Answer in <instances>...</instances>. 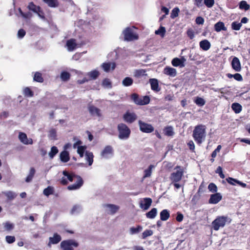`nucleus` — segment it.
<instances>
[{
  "mask_svg": "<svg viewBox=\"0 0 250 250\" xmlns=\"http://www.w3.org/2000/svg\"><path fill=\"white\" fill-rule=\"evenodd\" d=\"M230 221L231 220L228 216H219L212 221V227L214 230L217 231L220 228H224L227 223L229 224Z\"/></svg>",
  "mask_w": 250,
  "mask_h": 250,
  "instance_id": "7ed1b4c3",
  "label": "nucleus"
},
{
  "mask_svg": "<svg viewBox=\"0 0 250 250\" xmlns=\"http://www.w3.org/2000/svg\"><path fill=\"white\" fill-rule=\"evenodd\" d=\"M33 80L35 82L41 83H43L44 81L42 74L39 72H35L34 75Z\"/></svg>",
  "mask_w": 250,
  "mask_h": 250,
  "instance_id": "f704fd0d",
  "label": "nucleus"
},
{
  "mask_svg": "<svg viewBox=\"0 0 250 250\" xmlns=\"http://www.w3.org/2000/svg\"><path fill=\"white\" fill-rule=\"evenodd\" d=\"M23 95L26 97H32L34 96V92L28 87L23 89Z\"/></svg>",
  "mask_w": 250,
  "mask_h": 250,
  "instance_id": "4c0bfd02",
  "label": "nucleus"
},
{
  "mask_svg": "<svg viewBox=\"0 0 250 250\" xmlns=\"http://www.w3.org/2000/svg\"><path fill=\"white\" fill-rule=\"evenodd\" d=\"M88 109L91 116H97L98 117L102 116L101 110L93 105H89L88 106Z\"/></svg>",
  "mask_w": 250,
  "mask_h": 250,
  "instance_id": "4468645a",
  "label": "nucleus"
},
{
  "mask_svg": "<svg viewBox=\"0 0 250 250\" xmlns=\"http://www.w3.org/2000/svg\"><path fill=\"white\" fill-rule=\"evenodd\" d=\"M60 157L61 161L63 163H66L70 160L69 152L66 150H63L61 152Z\"/></svg>",
  "mask_w": 250,
  "mask_h": 250,
  "instance_id": "5701e85b",
  "label": "nucleus"
},
{
  "mask_svg": "<svg viewBox=\"0 0 250 250\" xmlns=\"http://www.w3.org/2000/svg\"><path fill=\"white\" fill-rule=\"evenodd\" d=\"M102 84L104 86L108 87H111V83L108 79L105 78L103 81Z\"/></svg>",
  "mask_w": 250,
  "mask_h": 250,
  "instance_id": "338daca9",
  "label": "nucleus"
},
{
  "mask_svg": "<svg viewBox=\"0 0 250 250\" xmlns=\"http://www.w3.org/2000/svg\"><path fill=\"white\" fill-rule=\"evenodd\" d=\"M42 1L50 7H57L59 5L58 0H42Z\"/></svg>",
  "mask_w": 250,
  "mask_h": 250,
  "instance_id": "bb28decb",
  "label": "nucleus"
},
{
  "mask_svg": "<svg viewBox=\"0 0 250 250\" xmlns=\"http://www.w3.org/2000/svg\"><path fill=\"white\" fill-rule=\"evenodd\" d=\"M111 67L112 69L114 70L116 67L115 63L105 62L102 64V67L105 72H109Z\"/></svg>",
  "mask_w": 250,
  "mask_h": 250,
  "instance_id": "a878e982",
  "label": "nucleus"
},
{
  "mask_svg": "<svg viewBox=\"0 0 250 250\" xmlns=\"http://www.w3.org/2000/svg\"><path fill=\"white\" fill-rule=\"evenodd\" d=\"M63 175L67 177V180L70 182H73L74 178L77 179L76 183L70 185L67 187V189L69 190H76L79 189L83 184V181L82 178L79 175H77L73 173H69L67 171H63Z\"/></svg>",
  "mask_w": 250,
  "mask_h": 250,
  "instance_id": "f257e3e1",
  "label": "nucleus"
},
{
  "mask_svg": "<svg viewBox=\"0 0 250 250\" xmlns=\"http://www.w3.org/2000/svg\"><path fill=\"white\" fill-rule=\"evenodd\" d=\"M66 45L69 51H71L74 50L77 46L76 40L74 39H71L67 40L66 42Z\"/></svg>",
  "mask_w": 250,
  "mask_h": 250,
  "instance_id": "4be33fe9",
  "label": "nucleus"
},
{
  "mask_svg": "<svg viewBox=\"0 0 250 250\" xmlns=\"http://www.w3.org/2000/svg\"><path fill=\"white\" fill-rule=\"evenodd\" d=\"M164 73L166 75L173 77L176 76L177 71L176 69L174 68L169 66H166L164 69Z\"/></svg>",
  "mask_w": 250,
  "mask_h": 250,
  "instance_id": "a211bd4d",
  "label": "nucleus"
},
{
  "mask_svg": "<svg viewBox=\"0 0 250 250\" xmlns=\"http://www.w3.org/2000/svg\"><path fill=\"white\" fill-rule=\"evenodd\" d=\"M208 189L209 191H210L212 193H216V192L217 191V189H218L217 187L213 183H211L208 185Z\"/></svg>",
  "mask_w": 250,
  "mask_h": 250,
  "instance_id": "3c124183",
  "label": "nucleus"
},
{
  "mask_svg": "<svg viewBox=\"0 0 250 250\" xmlns=\"http://www.w3.org/2000/svg\"><path fill=\"white\" fill-rule=\"evenodd\" d=\"M157 213V210L156 208H152L149 211L146 213V216L147 218L153 219L155 217Z\"/></svg>",
  "mask_w": 250,
  "mask_h": 250,
  "instance_id": "72a5a7b5",
  "label": "nucleus"
},
{
  "mask_svg": "<svg viewBox=\"0 0 250 250\" xmlns=\"http://www.w3.org/2000/svg\"><path fill=\"white\" fill-rule=\"evenodd\" d=\"M239 8L241 9H244L245 10H249L250 8V5L248 4L246 1H241L239 4Z\"/></svg>",
  "mask_w": 250,
  "mask_h": 250,
  "instance_id": "603ef678",
  "label": "nucleus"
},
{
  "mask_svg": "<svg viewBox=\"0 0 250 250\" xmlns=\"http://www.w3.org/2000/svg\"><path fill=\"white\" fill-rule=\"evenodd\" d=\"M151 89L155 92H158L161 90V87L159 85L158 81L156 79H150Z\"/></svg>",
  "mask_w": 250,
  "mask_h": 250,
  "instance_id": "2eb2a0df",
  "label": "nucleus"
},
{
  "mask_svg": "<svg viewBox=\"0 0 250 250\" xmlns=\"http://www.w3.org/2000/svg\"><path fill=\"white\" fill-rule=\"evenodd\" d=\"M131 98L136 104L140 105L141 98L139 97L138 94L136 93L132 94L131 95Z\"/></svg>",
  "mask_w": 250,
  "mask_h": 250,
  "instance_id": "79ce46f5",
  "label": "nucleus"
},
{
  "mask_svg": "<svg viewBox=\"0 0 250 250\" xmlns=\"http://www.w3.org/2000/svg\"><path fill=\"white\" fill-rule=\"evenodd\" d=\"M195 103L198 105L203 106L205 104V101L201 97H197L195 101Z\"/></svg>",
  "mask_w": 250,
  "mask_h": 250,
  "instance_id": "bf43d9fd",
  "label": "nucleus"
},
{
  "mask_svg": "<svg viewBox=\"0 0 250 250\" xmlns=\"http://www.w3.org/2000/svg\"><path fill=\"white\" fill-rule=\"evenodd\" d=\"M160 219L162 221H167L170 217L169 211L167 209H163L160 214Z\"/></svg>",
  "mask_w": 250,
  "mask_h": 250,
  "instance_id": "cd10ccee",
  "label": "nucleus"
},
{
  "mask_svg": "<svg viewBox=\"0 0 250 250\" xmlns=\"http://www.w3.org/2000/svg\"><path fill=\"white\" fill-rule=\"evenodd\" d=\"M133 83V79L130 77H125L122 82L123 84L125 86H129L132 84Z\"/></svg>",
  "mask_w": 250,
  "mask_h": 250,
  "instance_id": "ea45409f",
  "label": "nucleus"
},
{
  "mask_svg": "<svg viewBox=\"0 0 250 250\" xmlns=\"http://www.w3.org/2000/svg\"><path fill=\"white\" fill-rule=\"evenodd\" d=\"M125 40L127 41H131L137 40L138 36L133 33V30L130 27H127L124 31Z\"/></svg>",
  "mask_w": 250,
  "mask_h": 250,
  "instance_id": "6e6552de",
  "label": "nucleus"
},
{
  "mask_svg": "<svg viewBox=\"0 0 250 250\" xmlns=\"http://www.w3.org/2000/svg\"><path fill=\"white\" fill-rule=\"evenodd\" d=\"M179 12V9L177 7H175L171 11L170 17L172 19H174L178 16Z\"/></svg>",
  "mask_w": 250,
  "mask_h": 250,
  "instance_id": "4d7b16f0",
  "label": "nucleus"
},
{
  "mask_svg": "<svg viewBox=\"0 0 250 250\" xmlns=\"http://www.w3.org/2000/svg\"><path fill=\"white\" fill-rule=\"evenodd\" d=\"M176 171L172 172L169 176V179L172 183H178L180 182L184 174V168L180 166H177L174 168Z\"/></svg>",
  "mask_w": 250,
  "mask_h": 250,
  "instance_id": "20e7f679",
  "label": "nucleus"
},
{
  "mask_svg": "<svg viewBox=\"0 0 250 250\" xmlns=\"http://www.w3.org/2000/svg\"><path fill=\"white\" fill-rule=\"evenodd\" d=\"M117 129L119 132L118 137L120 139H127L129 138L131 131L125 124L124 123L118 124Z\"/></svg>",
  "mask_w": 250,
  "mask_h": 250,
  "instance_id": "39448f33",
  "label": "nucleus"
},
{
  "mask_svg": "<svg viewBox=\"0 0 250 250\" xmlns=\"http://www.w3.org/2000/svg\"><path fill=\"white\" fill-rule=\"evenodd\" d=\"M35 172V169L34 167H31L29 170V173L25 179V182L27 183L30 182L32 180Z\"/></svg>",
  "mask_w": 250,
  "mask_h": 250,
  "instance_id": "7c9ffc66",
  "label": "nucleus"
},
{
  "mask_svg": "<svg viewBox=\"0 0 250 250\" xmlns=\"http://www.w3.org/2000/svg\"><path fill=\"white\" fill-rule=\"evenodd\" d=\"M227 76L229 79L233 78L235 80L237 81H241L243 80V78L241 75L239 73H235V74H231L230 73L227 74Z\"/></svg>",
  "mask_w": 250,
  "mask_h": 250,
  "instance_id": "e433bc0d",
  "label": "nucleus"
},
{
  "mask_svg": "<svg viewBox=\"0 0 250 250\" xmlns=\"http://www.w3.org/2000/svg\"><path fill=\"white\" fill-rule=\"evenodd\" d=\"M19 139L20 141L24 145H32L33 140L31 138H28L27 135L23 132H20L19 134Z\"/></svg>",
  "mask_w": 250,
  "mask_h": 250,
  "instance_id": "9b49d317",
  "label": "nucleus"
},
{
  "mask_svg": "<svg viewBox=\"0 0 250 250\" xmlns=\"http://www.w3.org/2000/svg\"><path fill=\"white\" fill-rule=\"evenodd\" d=\"M94 155L92 152L87 151L85 152V159L87 161L89 166H91L93 162Z\"/></svg>",
  "mask_w": 250,
  "mask_h": 250,
  "instance_id": "c756f323",
  "label": "nucleus"
},
{
  "mask_svg": "<svg viewBox=\"0 0 250 250\" xmlns=\"http://www.w3.org/2000/svg\"><path fill=\"white\" fill-rule=\"evenodd\" d=\"M154 167V166L153 165H150L148 168L145 169L144 170V175L143 176V179H145L147 177H149L151 176L152 174V168Z\"/></svg>",
  "mask_w": 250,
  "mask_h": 250,
  "instance_id": "473e14b6",
  "label": "nucleus"
},
{
  "mask_svg": "<svg viewBox=\"0 0 250 250\" xmlns=\"http://www.w3.org/2000/svg\"><path fill=\"white\" fill-rule=\"evenodd\" d=\"M231 108L235 113H239L242 110V106L237 103H234L231 104Z\"/></svg>",
  "mask_w": 250,
  "mask_h": 250,
  "instance_id": "c9c22d12",
  "label": "nucleus"
},
{
  "mask_svg": "<svg viewBox=\"0 0 250 250\" xmlns=\"http://www.w3.org/2000/svg\"><path fill=\"white\" fill-rule=\"evenodd\" d=\"M137 118V116L134 113L127 111L123 116L124 120L127 123H133Z\"/></svg>",
  "mask_w": 250,
  "mask_h": 250,
  "instance_id": "1a4fd4ad",
  "label": "nucleus"
},
{
  "mask_svg": "<svg viewBox=\"0 0 250 250\" xmlns=\"http://www.w3.org/2000/svg\"><path fill=\"white\" fill-rule=\"evenodd\" d=\"M231 67L233 70H234L236 72H239L241 70V66L240 62L239 59L234 57L231 61Z\"/></svg>",
  "mask_w": 250,
  "mask_h": 250,
  "instance_id": "f8f14e48",
  "label": "nucleus"
},
{
  "mask_svg": "<svg viewBox=\"0 0 250 250\" xmlns=\"http://www.w3.org/2000/svg\"><path fill=\"white\" fill-rule=\"evenodd\" d=\"M27 8L35 13V12H37L36 10L37 9H40V6H37L35 5L33 2H30L29 3L28 5L27 6Z\"/></svg>",
  "mask_w": 250,
  "mask_h": 250,
  "instance_id": "a18cd8bd",
  "label": "nucleus"
},
{
  "mask_svg": "<svg viewBox=\"0 0 250 250\" xmlns=\"http://www.w3.org/2000/svg\"><path fill=\"white\" fill-rule=\"evenodd\" d=\"M134 76L135 78L138 79L142 78L146 79V77H147V74L146 73V70L143 69L136 70L134 71Z\"/></svg>",
  "mask_w": 250,
  "mask_h": 250,
  "instance_id": "f3484780",
  "label": "nucleus"
},
{
  "mask_svg": "<svg viewBox=\"0 0 250 250\" xmlns=\"http://www.w3.org/2000/svg\"><path fill=\"white\" fill-rule=\"evenodd\" d=\"M100 75L99 72L97 70H92L87 74V76L90 80H96Z\"/></svg>",
  "mask_w": 250,
  "mask_h": 250,
  "instance_id": "b1692460",
  "label": "nucleus"
},
{
  "mask_svg": "<svg viewBox=\"0 0 250 250\" xmlns=\"http://www.w3.org/2000/svg\"><path fill=\"white\" fill-rule=\"evenodd\" d=\"M142 227L140 225H138L137 227H131L130 228V233L131 234H134L139 233L142 230Z\"/></svg>",
  "mask_w": 250,
  "mask_h": 250,
  "instance_id": "a19ab883",
  "label": "nucleus"
},
{
  "mask_svg": "<svg viewBox=\"0 0 250 250\" xmlns=\"http://www.w3.org/2000/svg\"><path fill=\"white\" fill-rule=\"evenodd\" d=\"M200 47L204 51L208 50L211 46L210 42L208 40H204L199 42Z\"/></svg>",
  "mask_w": 250,
  "mask_h": 250,
  "instance_id": "412c9836",
  "label": "nucleus"
},
{
  "mask_svg": "<svg viewBox=\"0 0 250 250\" xmlns=\"http://www.w3.org/2000/svg\"><path fill=\"white\" fill-rule=\"evenodd\" d=\"M61 79L62 81H67L70 79V74L67 71H62L60 76Z\"/></svg>",
  "mask_w": 250,
  "mask_h": 250,
  "instance_id": "58836bf2",
  "label": "nucleus"
},
{
  "mask_svg": "<svg viewBox=\"0 0 250 250\" xmlns=\"http://www.w3.org/2000/svg\"><path fill=\"white\" fill-rule=\"evenodd\" d=\"M242 26V24L240 22L237 21H234L231 24V27L232 29L235 30H239Z\"/></svg>",
  "mask_w": 250,
  "mask_h": 250,
  "instance_id": "6e6d98bb",
  "label": "nucleus"
},
{
  "mask_svg": "<svg viewBox=\"0 0 250 250\" xmlns=\"http://www.w3.org/2000/svg\"><path fill=\"white\" fill-rule=\"evenodd\" d=\"M150 102V98L148 96H145L141 98L140 105H146Z\"/></svg>",
  "mask_w": 250,
  "mask_h": 250,
  "instance_id": "864d4df0",
  "label": "nucleus"
},
{
  "mask_svg": "<svg viewBox=\"0 0 250 250\" xmlns=\"http://www.w3.org/2000/svg\"><path fill=\"white\" fill-rule=\"evenodd\" d=\"M48 137L52 140H57V132L55 129L52 128L49 130Z\"/></svg>",
  "mask_w": 250,
  "mask_h": 250,
  "instance_id": "37998d69",
  "label": "nucleus"
},
{
  "mask_svg": "<svg viewBox=\"0 0 250 250\" xmlns=\"http://www.w3.org/2000/svg\"><path fill=\"white\" fill-rule=\"evenodd\" d=\"M77 153L79 154L81 158L83 157L84 151L86 148V146H78L77 148Z\"/></svg>",
  "mask_w": 250,
  "mask_h": 250,
  "instance_id": "8fccbe9b",
  "label": "nucleus"
},
{
  "mask_svg": "<svg viewBox=\"0 0 250 250\" xmlns=\"http://www.w3.org/2000/svg\"><path fill=\"white\" fill-rule=\"evenodd\" d=\"M43 193L45 196H49L50 195L53 194L54 188L51 186H48L43 190Z\"/></svg>",
  "mask_w": 250,
  "mask_h": 250,
  "instance_id": "c03bdc74",
  "label": "nucleus"
},
{
  "mask_svg": "<svg viewBox=\"0 0 250 250\" xmlns=\"http://www.w3.org/2000/svg\"><path fill=\"white\" fill-rule=\"evenodd\" d=\"M226 181L228 183L231 185H235L237 184V180L236 179H234L231 177H229L226 178Z\"/></svg>",
  "mask_w": 250,
  "mask_h": 250,
  "instance_id": "69168bd1",
  "label": "nucleus"
},
{
  "mask_svg": "<svg viewBox=\"0 0 250 250\" xmlns=\"http://www.w3.org/2000/svg\"><path fill=\"white\" fill-rule=\"evenodd\" d=\"M5 239L6 242L9 244H12L15 241V237L14 236H6Z\"/></svg>",
  "mask_w": 250,
  "mask_h": 250,
  "instance_id": "0e129e2a",
  "label": "nucleus"
},
{
  "mask_svg": "<svg viewBox=\"0 0 250 250\" xmlns=\"http://www.w3.org/2000/svg\"><path fill=\"white\" fill-rule=\"evenodd\" d=\"M222 199V196L220 193L216 192L211 194L208 200V203L211 204H216Z\"/></svg>",
  "mask_w": 250,
  "mask_h": 250,
  "instance_id": "9d476101",
  "label": "nucleus"
},
{
  "mask_svg": "<svg viewBox=\"0 0 250 250\" xmlns=\"http://www.w3.org/2000/svg\"><path fill=\"white\" fill-rule=\"evenodd\" d=\"M106 207L109 208L110 214H114L119 209V207L113 204H106L105 205Z\"/></svg>",
  "mask_w": 250,
  "mask_h": 250,
  "instance_id": "2f4dec72",
  "label": "nucleus"
},
{
  "mask_svg": "<svg viewBox=\"0 0 250 250\" xmlns=\"http://www.w3.org/2000/svg\"><path fill=\"white\" fill-rule=\"evenodd\" d=\"M215 172H216V173L219 174L220 177L221 178L224 179L225 177V175L224 174V173L223 172L222 168L221 167H220V166L218 167Z\"/></svg>",
  "mask_w": 250,
  "mask_h": 250,
  "instance_id": "e2e57ef3",
  "label": "nucleus"
},
{
  "mask_svg": "<svg viewBox=\"0 0 250 250\" xmlns=\"http://www.w3.org/2000/svg\"><path fill=\"white\" fill-rule=\"evenodd\" d=\"M153 234L152 230L150 229H146L142 233V238L146 239L148 236H151Z\"/></svg>",
  "mask_w": 250,
  "mask_h": 250,
  "instance_id": "5fc2aeb1",
  "label": "nucleus"
},
{
  "mask_svg": "<svg viewBox=\"0 0 250 250\" xmlns=\"http://www.w3.org/2000/svg\"><path fill=\"white\" fill-rule=\"evenodd\" d=\"M79 246L78 242L72 239L63 240L61 243V247L63 250H74L73 247Z\"/></svg>",
  "mask_w": 250,
  "mask_h": 250,
  "instance_id": "423d86ee",
  "label": "nucleus"
},
{
  "mask_svg": "<svg viewBox=\"0 0 250 250\" xmlns=\"http://www.w3.org/2000/svg\"><path fill=\"white\" fill-rule=\"evenodd\" d=\"M58 149L55 146H53L51 148V150L49 153V156L50 158L52 159L58 153Z\"/></svg>",
  "mask_w": 250,
  "mask_h": 250,
  "instance_id": "09e8293b",
  "label": "nucleus"
},
{
  "mask_svg": "<svg viewBox=\"0 0 250 250\" xmlns=\"http://www.w3.org/2000/svg\"><path fill=\"white\" fill-rule=\"evenodd\" d=\"M185 61L186 60L184 58L181 59L175 58L172 60L171 63L173 66L175 67H177L179 66L181 67H183L184 66V63Z\"/></svg>",
  "mask_w": 250,
  "mask_h": 250,
  "instance_id": "6ab92c4d",
  "label": "nucleus"
},
{
  "mask_svg": "<svg viewBox=\"0 0 250 250\" xmlns=\"http://www.w3.org/2000/svg\"><path fill=\"white\" fill-rule=\"evenodd\" d=\"M214 30L217 32H220L222 30L226 31L227 28L225 26L224 22L222 21H219L215 24Z\"/></svg>",
  "mask_w": 250,
  "mask_h": 250,
  "instance_id": "393cba45",
  "label": "nucleus"
},
{
  "mask_svg": "<svg viewBox=\"0 0 250 250\" xmlns=\"http://www.w3.org/2000/svg\"><path fill=\"white\" fill-rule=\"evenodd\" d=\"M37 12H35V13L37 14L38 16L40 17L41 19L44 20L45 19L44 13L43 10L40 7V9H37L36 10Z\"/></svg>",
  "mask_w": 250,
  "mask_h": 250,
  "instance_id": "052dcab7",
  "label": "nucleus"
},
{
  "mask_svg": "<svg viewBox=\"0 0 250 250\" xmlns=\"http://www.w3.org/2000/svg\"><path fill=\"white\" fill-rule=\"evenodd\" d=\"M61 236L57 233H55L53 237H49L47 246L50 247L51 244H57L61 241Z\"/></svg>",
  "mask_w": 250,
  "mask_h": 250,
  "instance_id": "ddd939ff",
  "label": "nucleus"
},
{
  "mask_svg": "<svg viewBox=\"0 0 250 250\" xmlns=\"http://www.w3.org/2000/svg\"><path fill=\"white\" fill-rule=\"evenodd\" d=\"M152 202V199L150 198H145L143 202L140 203V207L144 210H147L151 206Z\"/></svg>",
  "mask_w": 250,
  "mask_h": 250,
  "instance_id": "dca6fc26",
  "label": "nucleus"
},
{
  "mask_svg": "<svg viewBox=\"0 0 250 250\" xmlns=\"http://www.w3.org/2000/svg\"><path fill=\"white\" fill-rule=\"evenodd\" d=\"M163 131L164 134L167 136H172L174 134L173 127L171 126H167L165 127Z\"/></svg>",
  "mask_w": 250,
  "mask_h": 250,
  "instance_id": "c85d7f7f",
  "label": "nucleus"
},
{
  "mask_svg": "<svg viewBox=\"0 0 250 250\" xmlns=\"http://www.w3.org/2000/svg\"><path fill=\"white\" fill-rule=\"evenodd\" d=\"M26 32L23 29H20L18 32V36L19 38L21 39L25 35Z\"/></svg>",
  "mask_w": 250,
  "mask_h": 250,
  "instance_id": "774afa93",
  "label": "nucleus"
},
{
  "mask_svg": "<svg viewBox=\"0 0 250 250\" xmlns=\"http://www.w3.org/2000/svg\"><path fill=\"white\" fill-rule=\"evenodd\" d=\"M206 127L203 125H196L193 131V137L194 141L198 145H201L204 141L206 134Z\"/></svg>",
  "mask_w": 250,
  "mask_h": 250,
  "instance_id": "f03ea898",
  "label": "nucleus"
},
{
  "mask_svg": "<svg viewBox=\"0 0 250 250\" xmlns=\"http://www.w3.org/2000/svg\"><path fill=\"white\" fill-rule=\"evenodd\" d=\"M140 130L144 133H150L154 130V127L150 124H147L139 120L138 122Z\"/></svg>",
  "mask_w": 250,
  "mask_h": 250,
  "instance_id": "0eeeda50",
  "label": "nucleus"
},
{
  "mask_svg": "<svg viewBox=\"0 0 250 250\" xmlns=\"http://www.w3.org/2000/svg\"><path fill=\"white\" fill-rule=\"evenodd\" d=\"M5 196L9 200H13L16 198L17 195L15 193L12 191H8L5 193Z\"/></svg>",
  "mask_w": 250,
  "mask_h": 250,
  "instance_id": "13d9d810",
  "label": "nucleus"
},
{
  "mask_svg": "<svg viewBox=\"0 0 250 250\" xmlns=\"http://www.w3.org/2000/svg\"><path fill=\"white\" fill-rule=\"evenodd\" d=\"M4 229L5 230L10 231L14 228V225L9 222H6L3 224Z\"/></svg>",
  "mask_w": 250,
  "mask_h": 250,
  "instance_id": "de8ad7c7",
  "label": "nucleus"
},
{
  "mask_svg": "<svg viewBox=\"0 0 250 250\" xmlns=\"http://www.w3.org/2000/svg\"><path fill=\"white\" fill-rule=\"evenodd\" d=\"M113 151L112 147L110 146H107L102 151L101 156L103 157L107 158L109 155L112 154Z\"/></svg>",
  "mask_w": 250,
  "mask_h": 250,
  "instance_id": "aec40b11",
  "label": "nucleus"
},
{
  "mask_svg": "<svg viewBox=\"0 0 250 250\" xmlns=\"http://www.w3.org/2000/svg\"><path fill=\"white\" fill-rule=\"evenodd\" d=\"M166 28L165 27L161 26L158 30H156L155 33L156 35H160L161 37H164L166 33Z\"/></svg>",
  "mask_w": 250,
  "mask_h": 250,
  "instance_id": "49530a36",
  "label": "nucleus"
},
{
  "mask_svg": "<svg viewBox=\"0 0 250 250\" xmlns=\"http://www.w3.org/2000/svg\"><path fill=\"white\" fill-rule=\"evenodd\" d=\"M214 0H204V4L208 8L212 7L214 4Z\"/></svg>",
  "mask_w": 250,
  "mask_h": 250,
  "instance_id": "680f3d73",
  "label": "nucleus"
}]
</instances>
